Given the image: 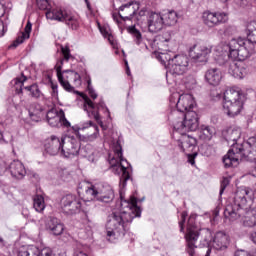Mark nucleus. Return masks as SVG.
I'll return each mask as SVG.
<instances>
[{"label": "nucleus", "mask_w": 256, "mask_h": 256, "mask_svg": "<svg viewBox=\"0 0 256 256\" xmlns=\"http://www.w3.org/2000/svg\"><path fill=\"white\" fill-rule=\"evenodd\" d=\"M120 207L122 212L110 214L106 222L107 237L113 235H125L127 223H131L135 217H141V208L137 206V198L131 197L130 200H123V194H120Z\"/></svg>", "instance_id": "f257e3e1"}, {"label": "nucleus", "mask_w": 256, "mask_h": 256, "mask_svg": "<svg viewBox=\"0 0 256 256\" xmlns=\"http://www.w3.org/2000/svg\"><path fill=\"white\" fill-rule=\"evenodd\" d=\"M253 191L249 188L237 190L233 203L226 206L224 216L230 221H237L243 217L242 223L244 227H256V207L249 210L247 198L251 199Z\"/></svg>", "instance_id": "f03ea898"}, {"label": "nucleus", "mask_w": 256, "mask_h": 256, "mask_svg": "<svg viewBox=\"0 0 256 256\" xmlns=\"http://www.w3.org/2000/svg\"><path fill=\"white\" fill-rule=\"evenodd\" d=\"M79 131H88L86 135L78 134V138L75 136H66L62 138L61 155L67 159L71 157H77L81 151V141L84 143H93L99 137V126L93 121L84 122L79 128Z\"/></svg>", "instance_id": "7ed1b4c3"}, {"label": "nucleus", "mask_w": 256, "mask_h": 256, "mask_svg": "<svg viewBox=\"0 0 256 256\" xmlns=\"http://www.w3.org/2000/svg\"><path fill=\"white\" fill-rule=\"evenodd\" d=\"M199 237L200 242L202 243V247H206L205 256L211 255V249H209V245H211V241H213V233L209 230V228L199 227L195 221V216H190L185 234L186 253H188L189 256L197 255L196 250Z\"/></svg>", "instance_id": "20e7f679"}, {"label": "nucleus", "mask_w": 256, "mask_h": 256, "mask_svg": "<svg viewBox=\"0 0 256 256\" xmlns=\"http://www.w3.org/2000/svg\"><path fill=\"white\" fill-rule=\"evenodd\" d=\"M247 39L233 38L230 40V55L243 60L255 53L256 47V21L249 22L246 28Z\"/></svg>", "instance_id": "39448f33"}, {"label": "nucleus", "mask_w": 256, "mask_h": 256, "mask_svg": "<svg viewBox=\"0 0 256 256\" xmlns=\"http://www.w3.org/2000/svg\"><path fill=\"white\" fill-rule=\"evenodd\" d=\"M61 53L63 58L60 59L55 66L57 77L61 87H63L65 91L71 93L74 90L73 86H71V83H73L75 87H79L81 85V75L73 70L61 71V69H63V63H67L69 62V59H73V55H71V50L69 47H62Z\"/></svg>", "instance_id": "423d86ee"}, {"label": "nucleus", "mask_w": 256, "mask_h": 256, "mask_svg": "<svg viewBox=\"0 0 256 256\" xmlns=\"http://www.w3.org/2000/svg\"><path fill=\"white\" fill-rule=\"evenodd\" d=\"M38 8L46 11V18L50 21H58L65 23L70 29L77 31L79 29V17L71 12V10L61 8H50L48 0H37Z\"/></svg>", "instance_id": "0eeeda50"}, {"label": "nucleus", "mask_w": 256, "mask_h": 256, "mask_svg": "<svg viewBox=\"0 0 256 256\" xmlns=\"http://www.w3.org/2000/svg\"><path fill=\"white\" fill-rule=\"evenodd\" d=\"M110 165L114 173L121 175L120 189H125V187H127V181L131 179V175L129 171H127V169H129V162L123 158V147H121L119 141H117L114 146V156L110 159Z\"/></svg>", "instance_id": "6e6552de"}, {"label": "nucleus", "mask_w": 256, "mask_h": 256, "mask_svg": "<svg viewBox=\"0 0 256 256\" xmlns=\"http://www.w3.org/2000/svg\"><path fill=\"white\" fill-rule=\"evenodd\" d=\"M245 94L239 88H230L224 92L223 109L228 117H237L243 110Z\"/></svg>", "instance_id": "1a4fd4ad"}, {"label": "nucleus", "mask_w": 256, "mask_h": 256, "mask_svg": "<svg viewBox=\"0 0 256 256\" xmlns=\"http://www.w3.org/2000/svg\"><path fill=\"white\" fill-rule=\"evenodd\" d=\"M241 137V132L238 130H233L228 136V142L232 143V148L228 151V153L223 157V163L225 167H237L239 165V160L243 159V152L245 149L243 148V144H237V141Z\"/></svg>", "instance_id": "9d476101"}, {"label": "nucleus", "mask_w": 256, "mask_h": 256, "mask_svg": "<svg viewBox=\"0 0 256 256\" xmlns=\"http://www.w3.org/2000/svg\"><path fill=\"white\" fill-rule=\"evenodd\" d=\"M177 117V119L175 117L172 118L173 127L176 133L183 135L184 133H187V131H197V129H199V116L197 115V112L188 111Z\"/></svg>", "instance_id": "9b49d317"}, {"label": "nucleus", "mask_w": 256, "mask_h": 256, "mask_svg": "<svg viewBox=\"0 0 256 256\" xmlns=\"http://www.w3.org/2000/svg\"><path fill=\"white\" fill-rule=\"evenodd\" d=\"M81 96L82 99H84V111L88 113V117L90 119H95V121H97V123L100 124V127L103 129V121H101V115H99V112L103 111L104 113H109V109L107 106H105V102L100 100L98 104H95L87 95L81 94Z\"/></svg>", "instance_id": "f8f14e48"}, {"label": "nucleus", "mask_w": 256, "mask_h": 256, "mask_svg": "<svg viewBox=\"0 0 256 256\" xmlns=\"http://www.w3.org/2000/svg\"><path fill=\"white\" fill-rule=\"evenodd\" d=\"M188 69L189 57L187 55H176L172 59H169L166 77H169V75H183Z\"/></svg>", "instance_id": "ddd939ff"}, {"label": "nucleus", "mask_w": 256, "mask_h": 256, "mask_svg": "<svg viewBox=\"0 0 256 256\" xmlns=\"http://www.w3.org/2000/svg\"><path fill=\"white\" fill-rule=\"evenodd\" d=\"M81 199L73 194L65 195L61 198L60 207L65 215H77L81 212Z\"/></svg>", "instance_id": "4468645a"}, {"label": "nucleus", "mask_w": 256, "mask_h": 256, "mask_svg": "<svg viewBox=\"0 0 256 256\" xmlns=\"http://www.w3.org/2000/svg\"><path fill=\"white\" fill-rule=\"evenodd\" d=\"M195 107V100L193 99V95L191 94H182L179 96L176 109L172 111L170 115V119H173L174 117H179V115H185V113H189V111H193Z\"/></svg>", "instance_id": "2eb2a0df"}, {"label": "nucleus", "mask_w": 256, "mask_h": 256, "mask_svg": "<svg viewBox=\"0 0 256 256\" xmlns=\"http://www.w3.org/2000/svg\"><path fill=\"white\" fill-rule=\"evenodd\" d=\"M213 47L207 44H195L189 49V56L194 63H207Z\"/></svg>", "instance_id": "dca6fc26"}, {"label": "nucleus", "mask_w": 256, "mask_h": 256, "mask_svg": "<svg viewBox=\"0 0 256 256\" xmlns=\"http://www.w3.org/2000/svg\"><path fill=\"white\" fill-rule=\"evenodd\" d=\"M202 21L206 27H219V25H223V23H227L229 21V17L225 12H211L206 11L202 15Z\"/></svg>", "instance_id": "f3484780"}, {"label": "nucleus", "mask_w": 256, "mask_h": 256, "mask_svg": "<svg viewBox=\"0 0 256 256\" xmlns=\"http://www.w3.org/2000/svg\"><path fill=\"white\" fill-rule=\"evenodd\" d=\"M97 191V201L101 203H111L115 199V192L109 184H98Z\"/></svg>", "instance_id": "a211bd4d"}, {"label": "nucleus", "mask_w": 256, "mask_h": 256, "mask_svg": "<svg viewBox=\"0 0 256 256\" xmlns=\"http://www.w3.org/2000/svg\"><path fill=\"white\" fill-rule=\"evenodd\" d=\"M132 3L129 2L128 4L122 5L119 9L120 12L118 14H113V20L118 23V25L121 23L119 19H122V21H131L133 19V15H135V8L132 7Z\"/></svg>", "instance_id": "6ab92c4d"}, {"label": "nucleus", "mask_w": 256, "mask_h": 256, "mask_svg": "<svg viewBox=\"0 0 256 256\" xmlns=\"http://www.w3.org/2000/svg\"><path fill=\"white\" fill-rule=\"evenodd\" d=\"M178 147L183 151V153H193L195 147H197V139L187 135L186 133L181 134L180 139H178Z\"/></svg>", "instance_id": "aec40b11"}, {"label": "nucleus", "mask_w": 256, "mask_h": 256, "mask_svg": "<svg viewBox=\"0 0 256 256\" xmlns=\"http://www.w3.org/2000/svg\"><path fill=\"white\" fill-rule=\"evenodd\" d=\"M63 149V138L59 139L57 136H51L45 143V151L48 155H61Z\"/></svg>", "instance_id": "412c9836"}, {"label": "nucleus", "mask_w": 256, "mask_h": 256, "mask_svg": "<svg viewBox=\"0 0 256 256\" xmlns=\"http://www.w3.org/2000/svg\"><path fill=\"white\" fill-rule=\"evenodd\" d=\"M165 22L161 13L152 12L148 18V29L150 33H159Z\"/></svg>", "instance_id": "4be33fe9"}, {"label": "nucleus", "mask_w": 256, "mask_h": 256, "mask_svg": "<svg viewBox=\"0 0 256 256\" xmlns=\"http://www.w3.org/2000/svg\"><path fill=\"white\" fill-rule=\"evenodd\" d=\"M239 62H230L228 73L236 79H243L247 75V65L243 63V60L238 59Z\"/></svg>", "instance_id": "5701e85b"}, {"label": "nucleus", "mask_w": 256, "mask_h": 256, "mask_svg": "<svg viewBox=\"0 0 256 256\" xmlns=\"http://www.w3.org/2000/svg\"><path fill=\"white\" fill-rule=\"evenodd\" d=\"M231 240L229 239V235L225 234V232H217L213 239V247L217 251H225L227 247H229Z\"/></svg>", "instance_id": "b1692460"}, {"label": "nucleus", "mask_w": 256, "mask_h": 256, "mask_svg": "<svg viewBox=\"0 0 256 256\" xmlns=\"http://www.w3.org/2000/svg\"><path fill=\"white\" fill-rule=\"evenodd\" d=\"M9 171L12 177H15L16 179H23V177L27 175V170L25 169V165H23V162L19 160H14L10 163Z\"/></svg>", "instance_id": "393cba45"}, {"label": "nucleus", "mask_w": 256, "mask_h": 256, "mask_svg": "<svg viewBox=\"0 0 256 256\" xmlns=\"http://www.w3.org/2000/svg\"><path fill=\"white\" fill-rule=\"evenodd\" d=\"M46 229L52 235L59 236L63 235V231H65V225H63L61 220L57 218H50L46 223Z\"/></svg>", "instance_id": "a878e982"}, {"label": "nucleus", "mask_w": 256, "mask_h": 256, "mask_svg": "<svg viewBox=\"0 0 256 256\" xmlns=\"http://www.w3.org/2000/svg\"><path fill=\"white\" fill-rule=\"evenodd\" d=\"M205 79L209 85L217 86L221 83V71L217 68H212L206 71Z\"/></svg>", "instance_id": "bb28decb"}, {"label": "nucleus", "mask_w": 256, "mask_h": 256, "mask_svg": "<svg viewBox=\"0 0 256 256\" xmlns=\"http://www.w3.org/2000/svg\"><path fill=\"white\" fill-rule=\"evenodd\" d=\"M29 117L32 121H35L36 123L41 121L43 117H45V113L43 112V107L37 103H33L30 105L29 110Z\"/></svg>", "instance_id": "cd10ccee"}, {"label": "nucleus", "mask_w": 256, "mask_h": 256, "mask_svg": "<svg viewBox=\"0 0 256 256\" xmlns=\"http://www.w3.org/2000/svg\"><path fill=\"white\" fill-rule=\"evenodd\" d=\"M32 27L33 25L31 24V22L28 21L24 28V32L17 37V39L13 42V44L10 47H19V45H21V43H23L25 39H29Z\"/></svg>", "instance_id": "c85d7f7f"}, {"label": "nucleus", "mask_w": 256, "mask_h": 256, "mask_svg": "<svg viewBox=\"0 0 256 256\" xmlns=\"http://www.w3.org/2000/svg\"><path fill=\"white\" fill-rule=\"evenodd\" d=\"M162 19L164 21V25H167L168 27L176 25L178 19L177 12L174 10L165 12L162 14Z\"/></svg>", "instance_id": "c756f323"}, {"label": "nucleus", "mask_w": 256, "mask_h": 256, "mask_svg": "<svg viewBox=\"0 0 256 256\" xmlns=\"http://www.w3.org/2000/svg\"><path fill=\"white\" fill-rule=\"evenodd\" d=\"M33 207L37 213L45 211V198L41 194H36L33 197Z\"/></svg>", "instance_id": "7c9ffc66"}, {"label": "nucleus", "mask_w": 256, "mask_h": 256, "mask_svg": "<svg viewBox=\"0 0 256 256\" xmlns=\"http://www.w3.org/2000/svg\"><path fill=\"white\" fill-rule=\"evenodd\" d=\"M25 81H27V76H25L23 74L21 75V77L12 80L11 83H12L17 95H21V93H23V85H24Z\"/></svg>", "instance_id": "2f4dec72"}, {"label": "nucleus", "mask_w": 256, "mask_h": 256, "mask_svg": "<svg viewBox=\"0 0 256 256\" xmlns=\"http://www.w3.org/2000/svg\"><path fill=\"white\" fill-rule=\"evenodd\" d=\"M97 185L87 187L83 194L84 201H93L94 199H97Z\"/></svg>", "instance_id": "473e14b6"}, {"label": "nucleus", "mask_w": 256, "mask_h": 256, "mask_svg": "<svg viewBox=\"0 0 256 256\" xmlns=\"http://www.w3.org/2000/svg\"><path fill=\"white\" fill-rule=\"evenodd\" d=\"M199 137L202 141H211L213 138V129L209 126H202Z\"/></svg>", "instance_id": "72a5a7b5"}, {"label": "nucleus", "mask_w": 256, "mask_h": 256, "mask_svg": "<svg viewBox=\"0 0 256 256\" xmlns=\"http://www.w3.org/2000/svg\"><path fill=\"white\" fill-rule=\"evenodd\" d=\"M127 31L128 33H131L136 45H141V43H143V36L141 35V32L136 29L135 26H129L127 28Z\"/></svg>", "instance_id": "f704fd0d"}, {"label": "nucleus", "mask_w": 256, "mask_h": 256, "mask_svg": "<svg viewBox=\"0 0 256 256\" xmlns=\"http://www.w3.org/2000/svg\"><path fill=\"white\" fill-rule=\"evenodd\" d=\"M84 79L87 82V91L91 99H97L98 95L97 92H95V89H93V85L91 84V76L85 72Z\"/></svg>", "instance_id": "c9c22d12"}, {"label": "nucleus", "mask_w": 256, "mask_h": 256, "mask_svg": "<svg viewBox=\"0 0 256 256\" xmlns=\"http://www.w3.org/2000/svg\"><path fill=\"white\" fill-rule=\"evenodd\" d=\"M35 253H37V246L32 245L20 248L17 256H35Z\"/></svg>", "instance_id": "e433bc0d"}, {"label": "nucleus", "mask_w": 256, "mask_h": 256, "mask_svg": "<svg viewBox=\"0 0 256 256\" xmlns=\"http://www.w3.org/2000/svg\"><path fill=\"white\" fill-rule=\"evenodd\" d=\"M24 89L29 91L31 97H34V99H39V97H41V90H39V86L37 84L26 86Z\"/></svg>", "instance_id": "4c0bfd02"}, {"label": "nucleus", "mask_w": 256, "mask_h": 256, "mask_svg": "<svg viewBox=\"0 0 256 256\" xmlns=\"http://www.w3.org/2000/svg\"><path fill=\"white\" fill-rule=\"evenodd\" d=\"M229 57H231V59H239V57H233L231 55V46H229V55H220L216 58V63H218V65H225L227 63V61H229Z\"/></svg>", "instance_id": "58836bf2"}, {"label": "nucleus", "mask_w": 256, "mask_h": 256, "mask_svg": "<svg viewBox=\"0 0 256 256\" xmlns=\"http://www.w3.org/2000/svg\"><path fill=\"white\" fill-rule=\"evenodd\" d=\"M47 122L50 127H59V125H61V114L54 118H50Z\"/></svg>", "instance_id": "ea45409f"}, {"label": "nucleus", "mask_w": 256, "mask_h": 256, "mask_svg": "<svg viewBox=\"0 0 256 256\" xmlns=\"http://www.w3.org/2000/svg\"><path fill=\"white\" fill-rule=\"evenodd\" d=\"M187 219V212L181 213V220L179 222L180 233H185V220Z\"/></svg>", "instance_id": "a19ab883"}, {"label": "nucleus", "mask_w": 256, "mask_h": 256, "mask_svg": "<svg viewBox=\"0 0 256 256\" xmlns=\"http://www.w3.org/2000/svg\"><path fill=\"white\" fill-rule=\"evenodd\" d=\"M35 256H53V252L49 248H43L42 250L37 248Z\"/></svg>", "instance_id": "79ce46f5"}, {"label": "nucleus", "mask_w": 256, "mask_h": 256, "mask_svg": "<svg viewBox=\"0 0 256 256\" xmlns=\"http://www.w3.org/2000/svg\"><path fill=\"white\" fill-rule=\"evenodd\" d=\"M61 115V111L57 112L55 109H51L46 114V119L49 121V119H54L55 117H59Z\"/></svg>", "instance_id": "37998d69"}, {"label": "nucleus", "mask_w": 256, "mask_h": 256, "mask_svg": "<svg viewBox=\"0 0 256 256\" xmlns=\"http://www.w3.org/2000/svg\"><path fill=\"white\" fill-rule=\"evenodd\" d=\"M158 39L161 43H169L171 41V32H164Z\"/></svg>", "instance_id": "c03bdc74"}, {"label": "nucleus", "mask_w": 256, "mask_h": 256, "mask_svg": "<svg viewBox=\"0 0 256 256\" xmlns=\"http://www.w3.org/2000/svg\"><path fill=\"white\" fill-rule=\"evenodd\" d=\"M60 119H61V122H60V125H64V127H71V123H69L67 121V118H65V112H63V110H60Z\"/></svg>", "instance_id": "a18cd8bd"}, {"label": "nucleus", "mask_w": 256, "mask_h": 256, "mask_svg": "<svg viewBox=\"0 0 256 256\" xmlns=\"http://www.w3.org/2000/svg\"><path fill=\"white\" fill-rule=\"evenodd\" d=\"M227 185H229V178H223L220 185V195H223L225 189H227Z\"/></svg>", "instance_id": "49530a36"}, {"label": "nucleus", "mask_w": 256, "mask_h": 256, "mask_svg": "<svg viewBox=\"0 0 256 256\" xmlns=\"http://www.w3.org/2000/svg\"><path fill=\"white\" fill-rule=\"evenodd\" d=\"M50 85H51V89H52V96L53 97H57V95H58V85L57 84H55V83H53V80H51L50 79Z\"/></svg>", "instance_id": "de8ad7c7"}, {"label": "nucleus", "mask_w": 256, "mask_h": 256, "mask_svg": "<svg viewBox=\"0 0 256 256\" xmlns=\"http://www.w3.org/2000/svg\"><path fill=\"white\" fill-rule=\"evenodd\" d=\"M186 155H188V163H190V165H195V158L197 157V153H186Z\"/></svg>", "instance_id": "09e8293b"}, {"label": "nucleus", "mask_w": 256, "mask_h": 256, "mask_svg": "<svg viewBox=\"0 0 256 256\" xmlns=\"http://www.w3.org/2000/svg\"><path fill=\"white\" fill-rule=\"evenodd\" d=\"M80 153L82 155V157H89L91 155V153H93V151L91 150H87V147L85 148H80Z\"/></svg>", "instance_id": "8fccbe9b"}, {"label": "nucleus", "mask_w": 256, "mask_h": 256, "mask_svg": "<svg viewBox=\"0 0 256 256\" xmlns=\"http://www.w3.org/2000/svg\"><path fill=\"white\" fill-rule=\"evenodd\" d=\"M5 31H7V29L5 28V24L3 23V21L0 20V37H3V35H5Z\"/></svg>", "instance_id": "3c124183"}, {"label": "nucleus", "mask_w": 256, "mask_h": 256, "mask_svg": "<svg viewBox=\"0 0 256 256\" xmlns=\"http://www.w3.org/2000/svg\"><path fill=\"white\" fill-rule=\"evenodd\" d=\"M5 15V6L3 5V0H0V17Z\"/></svg>", "instance_id": "603ef678"}, {"label": "nucleus", "mask_w": 256, "mask_h": 256, "mask_svg": "<svg viewBox=\"0 0 256 256\" xmlns=\"http://www.w3.org/2000/svg\"><path fill=\"white\" fill-rule=\"evenodd\" d=\"M74 256H89V255L84 251H76Z\"/></svg>", "instance_id": "864d4df0"}, {"label": "nucleus", "mask_w": 256, "mask_h": 256, "mask_svg": "<svg viewBox=\"0 0 256 256\" xmlns=\"http://www.w3.org/2000/svg\"><path fill=\"white\" fill-rule=\"evenodd\" d=\"M146 13H147V10L146 9H142V10L139 11L138 15L140 17H145Z\"/></svg>", "instance_id": "5fc2aeb1"}, {"label": "nucleus", "mask_w": 256, "mask_h": 256, "mask_svg": "<svg viewBox=\"0 0 256 256\" xmlns=\"http://www.w3.org/2000/svg\"><path fill=\"white\" fill-rule=\"evenodd\" d=\"M126 73L127 75H131V70L129 69V63L126 62Z\"/></svg>", "instance_id": "6e6d98bb"}, {"label": "nucleus", "mask_w": 256, "mask_h": 256, "mask_svg": "<svg viewBox=\"0 0 256 256\" xmlns=\"http://www.w3.org/2000/svg\"><path fill=\"white\" fill-rule=\"evenodd\" d=\"M0 247H5V240L0 236Z\"/></svg>", "instance_id": "4d7b16f0"}, {"label": "nucleus", "mask_w": 256, "mask_h": 256, "mask_svg": "<svg viewBox=\"0 0 256 256\" xmlns=\"http://www.w3.org/2000/svg\"><path fill=\"white\" fill-rule=\"evenodd\" d=\"M86 5H87V9H89V11H91V3H89V1H88V2H86Z\"/></svg>", "instance_id": "13d9d810"}, {"label": "nucleus", "mask_w": 256, "mask_h": 256, "mask_svg": "<svg viewBox=\"0 0 256 256\" xmlns=\"http://www.w3.org/2000/svg\"><path fill=\"white\" fill-rule=\"evenodd\" d=\"M0 141H3V133L0 131Z\"/></svg>", "instance_id": "bf43d9fd"}, {"label": "nucleus", "mask_w": 256, "mask_h": 256, "mask_svg": "<svg viewBox=\"0 0 256 256\" xmlns=\"http://www.w3.org/2000/svg\"><path fill=\"white\" fill-rule=\"evenodd\" d=\"M101 33H107V31H103V28H100Z\"/></svg>", "instance_id": "052dcab7"}, {"label": "nucleus", "mask_w": 256, "mask_h": 256, "mask_svg": "<svg viewBox=\"0 0 256 256\" xmlns=\"http://www.w3.org/2000/svg\"><path fill=\"white\" fill-rule=\"evenodd\" d=\"M192 83H195V79L192 78Z\"/></svg>", "instance_id": "680f3d73"}, {"label": "nucleus", "mask_w": 256, "mask_h": 256, "mask_svg": "<svg viewBox=\"0 0 256 256\" xmlns=\"http://www.w3.org/2000/svg\"><path fill=\"white\" fill-rule=\"evenodd\" d=\"M85 1V3H88L89 2V0H84Z\"/></svg>", "instance_id": "e2e57ef3"}]
</instances>
